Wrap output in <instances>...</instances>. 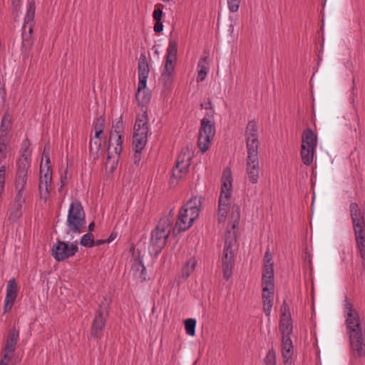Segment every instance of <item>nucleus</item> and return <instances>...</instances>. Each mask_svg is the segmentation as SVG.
Returning <instances> with one entry per match:
<instances>
[{
    "label": "nucleus",
    "mask_w": 365,
    "mask_h": 365,
    "mask_svg": "<svg viewBox=\"0 0 365 365\" xmlns=\"http://www.w3.org/2000/svg\"><path fill=\"white\" fill-rule=\"evenodd\" d=\"M200 200L197 197L190 199L184 205V231L190 228L200 213Z\"/></svg>",
    "instance_id": "obj_15"
},
{
    "label": "nucleus",
    "mask_w": 365,
    "mask_h": 365,
    "mask_svg": "<svg viewBox=\"0 0 365 365\" xmlns=\"http://www.w3.org/2000/svg\"><path fill=\"white\" fill-rule=\"evenodd\" d=\"M274 288L271 289V290L262 291V298L274 299Z\"/></svg>",
    "instance_id": "obj_45"
},
{
    "label": "nucleus",
    "mask_w": 365,
    "mask_h": 365,
    "mask_svg": "<svg viewBox=\"0 0 365 365\" xmlns=\"http://www.w3.org/2000/svg\"><path fill=\"white\" fill-rule=\"evenodd\" d=\"M43 157L46 160V164L50 163V158H49V148H47L45 146L43 151Z\"/></svg>",
    "instance_id": "obj_47"
},
{
    "label": "nucleus",
    "mask_w": 365,
    "mask_h": 365,
    "mask_svg": "<svg viewBox=\"0 0 365 365\" xmlns=\"http://www.w3.org/2000/svg\"><path fill=\"white\" fill-rule=\"evenodd\" d=\"M153 29L155 33H160L163 31V25L161 21H156Z\"/></svg>",
    "instance_id": "obj_46"
},
{
    "label": "nucleus",
    "mask_w": 365,
    "mask_h": 365,
    "mask_svg": "<svg viewBox=\"0 0 365 365\" xmlns=\"http://www.w3.org/2000/svg\"><path fill=\"white\" fill-rule=\"evenodd\" d=\"M105 243H107L106 240H98L95 241V246H100Z\"/></svg>",
    "instance_id": "obj_51"
},
{
    "label": "nucleus",
    "mask_w": 365,
    "mask_h": 365,
    "mask_svg": "<svg viewBox=\"0 0 365 365\" xmlns=\"http://www.w3.org/2000/svg\"><path fill=\"white\" fill-rule=\"evenodd\" d=\"M113 141H114L115 143V147L114 148V151H115V154L118 155V157H119L120 154L122 151V143H123L122 134L115 135V136L113 139Z\"/></svg>",
    "instance_id": "obj_37"
},
{
    "label": "nucleus",
    "mask_w": 365,
    "mask_h": 365,
    "mask_svg": "<svg viewBox=\"0 0 365 365\" xmlns=\"http://www.w3.org/2000/svg\"><path fill=\"white\" fill-rule=\"evenodd\" d=\"M89 150L93 160H97L101 151V139L100 135H96L90 140Z\"/></svg>",
    "instance_id": "obj_25"
},
{
    "label": "nucleus",
    "mask_w": 365,
    "mask_h": 365,
    "mask_svg": "<svg viewBox=\"0 0 365 365\" xmlns=\"http://www.w3.org/2000/svg\"><path fill=\"white\" fill-rule=\"evenodd\" d=\"M35 16V2L31 0L29 2L27 11L24 18V25L22 26V40L23 43L29 41L34 27V20Z\"/></svg>",
    "instance_id": "obj_16"
},
{
    "label": "nucleus",
    "mask_w": 365,
    "mask_h": 365,
    "mask_svg": "<svg viewBox=\"0 0 365 365\" xmlns=\"http://www.w3.org/2000/svg\"><path fill=\"white\" fill-rule=\"evenodd\" d=\"M264 365H276V355L273 350H269L264 359Z\"/></svg>",
    "instance_id": "obj_41"
},
{
    "label": "nucleus",
    "mask_w": 365,
    "mask_h": 365,
    "mask_svg": "<svg viewBox=\"0 0 365 365\" xmlns=\"http://www.w3.org/2000/svg\"><path fill=\"white\" fill-rule=\"evenodd\" d=\"M281 311H282V313L287 314V312L289 311V306L287 305V304L286 302H284L283 304L282 305Z\"/></svg>",
    "instance_id": "obj_49"
},
{
    "label": "nucleus",
    "mask_w": 365,
    "mask_h": 365,
    "mask_svg": "<svg viewBox=\"0 0 365 365\" xmlns=\"http://www.w3.org/2000/svg\"><path fill=\"white\" fill-rule=\"evenodd\" d=\"M196 320L192 318H189L184 320V327L185 332L187 335L193 336L195 334Z\"/></svg>",
    "instance_id": "obj_34"
},
{
    "label": "nucleus",
    "mask_w": 365,
    "mask_h": 365,
    "mask_svg": "<svg viewBox=\"0 0 365 365\" xmlns=\"http://www.w3.org/2000/svg\"><path fill=\"white\" fill-rule=\"evenodd\" d=\"M19 339V331L16 329V327H13L9 330L6 336L3 356L11 358L13 357Z\"/></svg>",
    "instance_id": "obj_19"
},
{
    "label": "nucleus",
    "mask_w": 365,
    "mask_h": 365,
    "mask_svg": "<svg viewBox=\"0 0 365 365\" xmlns=\"http://www.w3.org/2000/svg\"><path fill=\"white\" fill-rule=\"evenodd\" d=\"M140 153H137L135 152V163H137V161L140 160Z\"/></svg>",
    "instance_id": "obj_55"
},
{
    "label": "nucleus",
    "mask_w": 365,
    "mask_h": 365,
    "mask_svg": "<svg viewBox=\"0 0 365 365\" xmlns=\"http://www.w3.org/2000/svg\"><path fill=\"white\" fill-rule=\"evenodd\" d=\"M14 300H11L9 299H4V314L9 312L14 304Z\"/></svg>",
    "instance_id": "obj_44"
},
{
    "label": "nucleus",
    "mask_w": 365,
    "mask_h": 365,
    "mask_svg": "<svg viewBox=\"0 0 365 365\" xmlns=\"http://www.w3.org/2000/svg\"><path fill=\"white\" fill-rule=\"evenodd\" d=\"M80 245L86 247H92L95 246V240L91 232H88L81 237Z\"/></svg>",
    "instance_id": "obj_35"
},
{
    "label": "nucleus",
    "mask_w": 365,
    "mask_h": 365,
    "mask_svg": "<svg viewBox=\"0 0 365 365\" xmlns=\"http://www.w3.org/2000/svg\"><path fill=\"white\" fill-rule=\"evenodd\" d=\"M215 134L214 111L210 110L201 120L199 130L197 145L202 153L210 148Z\"/></svg>",
    "instance_id": "obj_8"
},
{
    "label": "nucleus",
    "mask_w": 365,
    "mask_h": 365,
    "mask_svg": "<svg viewBox=\"0 0 365 365\" xmlns=\"http://www.w3.org/2000/svg\"><path fill=\"white\" fill-rule=\"evenodd\" d=\"M315 151L316 148H309L302 145L301 158L304 165H310L312 163Z\"/></svg>",
    "instance_id": "obj_26"
},
{
    "label": "nucleus",
    "mask_w": 365,
    "mask_h": 365,
    "mask_svg": "<svg viewBox=\"0 0 365 365\" xmlns=\"http://www.w3.org/2000/svg\"><path fill=\"white\" fill-rule=\"evenodd\" d=\"M206 64H207V60H206L205 57L202 58L200 60L198 65H197V68H198V72H197V82L202 81L207 76V67Z\"/></svg>",
    "instance_id": "obj_33"
},
{
    "label": "nucleus",
    "mask_w": 365,
    "mask_h": 365,
    "mask_svg": "<svg viewBox=\"0 0 365 365\" xmlns=\"http://www.w3.org/2000/svg\"><path fill=\"white\" fill-rule=\"evenodd\" d=\"M163 6L161 4H157L155 9L153 13V17L155 21H161L163 16Z\"/></svg>",
    "instance_id": "obj_43"
},
{
    "label": "nucleus",
    "mask_w": 365,
    "mask_h": 365,
    "mask_svg": "<svg viewBox=\"0 0 365 365\" xmlns=\"http://www.w3.org/2000/svg\"><path fill=\"white\" fill-rule=\"evenodd\" d=\"M262 286V291L271 290L274 288L272 256L269 249L264 254Z\"/></svg>",
    "instance_id": "obj_14"
},
{
    "label": "nucleus",
    "mask_w": 365,
    "mask_h": 365,
    "mask_svg": "<svg viewBox=\"0 0 365 365\" xmlns=\"http://www.w3.org/2000/svg\"><path fill=\"white\" fill-rule=\"evenodd\" d=\"M110 156L108 155L107 158V161L106 163V166L108 167L110 163Z\"/></svg>",
    "instance_id": "obj_57"
},
{
    "label": "nucleus",
    "mask_w": 365,
    "mask_h": 365,
    "mask_svg": "<svg viewBox=\"0 0 365 365\" xmlns=\"http://www.w3.org/2000/svg\"><path fill=\"white\" fill-rule=\"evenodd\" d=\"M6 166L2 165L0 168V180L5 182V173H6Z\"/></svg>",
    "instance_id": "obj_48"
},
{
    "label": "nucleus",
    "mask_w": 365,
    "mask_h": 365,
    "mask_svg": "<svg viewBox=\"0 0 365 365\" xmlns=\"http://www.w3.org/2000/svg\"><path fill=\"white\" fill-rule=\"evenodd\" d=\"M182 160H180V159L177 160L175 168L173 169L172 176L170 180V185L173 187L175 186L178 181L181 180L182 168L180 167V163Z\"/></svg>",
    "instance_id": "obj_29"
},
{
    "label": "nucleus",
    "mask_w": 365,
    "mask_h": 365,
    "mask_svg": "<svg viewBox=\"0 0 365 365\" xmlns=\"http://www.w3.org/2000/svg\"><path fill=\"white\" fill-rule=\"evenodd\" d=\"M302 145L317 148V135L311 128H307L304 130L302 136Z\"/></svg>",
    "instance_id": "obj_24"
},
{
    "label": "nucleus",
    "mask_w": 365,
    "mask_h": 365,
    "mask_svg": "<svg viewBox=\"0 0 365 365\" xmlns=\"http://www.w3.org/2000/svg\"><path fill=\"white\" fill-rule=\"evenodd\" d=\"M149 72L150 68L146 56L145 54H141L138 65V84H140V89L146 88Z\"/></svg>",
    "instance_id": "obj_20"
},
{
    "label": "nucleus",
    "mask_w": 365,
    "mask_h": 365,
    "mask_svg": "<svg viewBox=\"0 0 365 365\" xmlns=\"http://www.w3.org/2000/svg\"><path fill=\"white\" fill-rule=\"evenodd\" d=\"M20 3V0H12V4L16 8L19 6Z\"/></svg>",
    "instance_id": "obj_54"
},
{
    "label": "nucleus",
    "mask_w": 365,
    "mask_h": 365,
    "mask_svg": "<svg viewBox=\"0 0 365 365\" xmlns=\"http://www.w3.org/2000/svg\"><path fill=\"white\" fill-rule=\"evenodd\" d=\"M16 195L13 202L24 204L26 202V190H15Z\"/></svg>",
    "instance_id": "obj_39"
},
{
    "label": "nucleus",
    "mask_w": 365,
    "mask_h": 365,
    "mask_svg": "<svg viewBox=\"0 0 365 365\" xmlns=\"http://www.w3.org/2000/svg\"><path fill=\"white\" fill-rule=\"evenodd\" d=\"M131 269L133 276L140 282L146 281L148 274L146 268L143 264V259L140 256V252L138 251L136 254L133 250L131 257Z\"/></svg>",
    "instance_id": "obj_17"
},
{
    "label": "nucleus",
    "mask_w": 365,
    "mask_h": 365,
    "mask_svg": "<svg viewBox=\"0 0 365 365\" xmlns=\"http://www.w3.org/2000/svg\"><path fill=\"white\" fill-rule=\"evenodd\" d=\"M150 98L151 95L150 92L145 88L140 89V84H138V92L135 94V98L138 104L142 106H146L150 102Z\"/></svg>",
    "instance_id": "obj_27"
},
{
    "label": "nucleus",
    "mask_w": 365,
    "mask_h": 365,
    "mask_svg": "<svg viewBox=\"0 0 365 365\" xmlns=\"http://www.w3.org/2000/svg\"><path fill=\"white\" fill-rule=\"evenodd\" d=\"M240 217L239 207L233 206L230 216V222L225 235V247L222 258L223 276L226 280H228L232 276L235 256L232 247L237 242L235 229Z\"/></svg>",
    "instance_id": "obj_4"
},
{
    "label": "nucleus",
    "mask_w": 365,
    "mask_h": 365,
    "mask_svg": "<svg viewBox=\"0 0 365 365\" xmlns=\"http://www.w3.org/2000/svg\"><path fill=\"white\" fill-rule=\"evenodd\" d=\"M247 148L246 173L250 182L256 184L259 177V163L258 157V131L257 123L250 120L245 130Z\"/></svg>",
    "instance_id": "obj_3"
},
{
    "label": "nucleus",
    "mask_w": 365,
    "mask_h": 365,
    "mask_svg": "<svg viewBox=\"0 0 365 365\" xmlns=\"http://www.w3.org/2000/svg\"><path fill=\"white\" fill-rule=\"evenodd\" d=\"M115 168H116V166H115V162L113 161L112 165H110V170L113 171L114 169H115Z\"/></svg>",
    "instance_id": "obj_56"
},
{
    "label": "nucleus",
    "mask_w": 365,
    "mask_h": 365,
    "mask_svg": "<svg viewBox=\"0 0 365 365\" xmlns=\"http://www.w3.org/2000/svg\"><path fill=\"white\" fill-rule=\"evenodd\" d=\"M94 227H95V223L93 222H91L88 225L89 232H91L92 231H93Z\"/></svg>",
    "instance_id": "obj_53"
},
{
    "label": "nucleus",
    "mask_w": 365,
    "mask_h": 365,
    "mask_svg": "<svg viewBox=\"0 0 365 365\" xmlns=\"http://www.w3.org/2000/svg\"><path fill=\"white\" fill-rule=\"evenodd\" d=\"M227 1L230 11L235 13L238 11L242 0H227Z\"/></svg>",
    "instance_id": "obj_42"
},
{
    "label": "nucleus",
    "mask_w": 365,
    "mask_h": 365,
    "mask_svg": "<svg viewBox=\"0 0 365 365\" xmlns=\"http://www.w3.org/2000/svg\"><path fill=\"white\" fill-rule=\"evenodd\" d=\"M18 285L14 278H11L9 280L6 289L5 299H9L11 300H16L17 297Z\"/></svg>",
    "instance_id": "obj_28"
},
{
    "label": "nucleus",
    "mask_w": 365,
    "mask_h": 365,
    "mask_svg": "<svg viewBox=\"0 0 365 365\" xmlns=\"http://www.w3.org/2000/svg\"><path fill=\"white\" fill-rule=\"evenodd\" d=\"M177 53L178 43L175 41L171 40L166 50L165 62L159 78V82L168 91L173 88L175 80Z\"/></svg>",
    "instance_id": "obj_5"
},
{
    "label": "nucleus",
    "mask_w": 365,
    "mask_h": 365,
    "mask_svg": "<svg viewBox=\"0 0 365 365\" xmlns=\"http://www.w3.org/2000/svg\"><path fill=\"white\" fill-rule=\"evenodd\" d=\"M182 206L179 208L178 220L170 232L171 222L167 217H162L158 222L155 229L151 232V237L149 245V250L151 254L158 255L165 247L168 237L170 239L176 238L178 240L181 237L182 227Z\"/></svg>",
    "instance_id": "obj_2"
},
{
    "label": "nucleus",
    "mask_w": 365,
    "mask_h": 365,
    "mask_svg": "<svg viewBox=\"0 0 365 365\" xmlns=\"http://www.w3.org/2000/svg\"><path fill=\"white\" fill-rule=\"evenodd\" d=\"M292 341L289 336H282V354L284 365H291L293 354Z\"/></svg>",
    "instance_id": "obj_22"
},
{
    "label": "nucleus",
    "mask_w": 365,
    "mask_h": 365,
    "mask_svg": "<svg viewBox=\"0 0 365 365\" xmlns=\"http://www.w3.org/2000/svg\"><path fill=\"white\" fill-rule=\"evenodd\" d=\"M104 128V119L101 118H97L95 125H94V129H95V135H100L103 130Z\"/></svg>",
    "instance_id": "obj_40"
},
{
    "label": "nucleus",
    "mask_w": 365,
    "mask_h": 365,
    "mask_svg": "<svg viewBox=\"0 0 365 365\" xmlns=\"http://www.w3.org/2000/svg\"><path fill=\"white\" fill-rule=\"evenodd\" d=\"M148 126L145 115L138 117L135 122L133 139V149L135 153H141L148 140Z\"/></svg>",
    "instance_id": "obj_10"
},
{
    "label": "nucleus",
    "mask_w": 365,
    "mask_h": 365,
    "mask_svg": "<svg viewBox=\"0 0 365 365\" xmlns=\"http://www.w3.org/2000/svg\"><path fill=\"white\" fill-rule=\"evenodd\" d=\"M123 123L122 116H120L118 120L115 122L113 125V128L110 131V138H109V144L108 149H110V146L113 145V139L115 135L123 134Z\"/></svg>",
    "instance_id": "obj_30"
},
{
    "label": "nucleus",
    "mask_w": 365,
    "mask_h": 365,
    "mask_svg": "<svg viewBox=\"0 0 365 365\" xmlns=\"http://www.w3.org/2000/svg\"><path fill=\"white\" fill-rule=\"evenodd\" d=\"M232 187V171L230 168H226L223 170L222 176V187L219 198V222H224L227 214V207L229 206V201L230 198Z\"/></svg>",
    "instance_id": "obj_9"
},
{
    "label": "nucleus",
    "mask_w": 365,
    "mask_h": 365,
    "mask_svg": "<svg viewBox=\"0 0 365 365\" xmlns=\"http://www.w3.org/2000/svg\"><path fill=\"white\" fill-rule=\"evenodd\" d=\"M279 331L282 336H289L292 334V323L289 314H282L279 323Z\"/></svg>",
    "instance_id": "obj_23"
},
{
    "label": "nucleus",
    "mask_w": 365,
    "mask_h": 365,
    "mask_svg": "<svg viewBox=\"0 0 365 365\" xmlns=\"http://www.w3.org/2000/svg\"><path fill=\"white\" fill-rule=\"evenodd\" d=\"M344 312L346 317V326L349 338L351 353L354 357L365 356V332L361 327V322L357 311L353 304L345 300Z\"/></svg>",
    "instance_id": "obj_1"
},
{
    "label": "nucleus",
    "mask_w": 365,
    "mask_h": 365,
    "mask_svg": "<svg viewBox=\"0 0 365 365\" xmlns=\"http://www.w3.org/2000/svg\"><path fill=\"white\" fill-rule=\"evenodd\" d=\"M29 147H30V142H29V139L26 138L22 143L21 148V158L19 159V160L17 162V165H19L21 161L23 159H24L28 162L29 166L31 165L30 153L29 151Z\"/></svg>",
    "instance_id": "obj_31"
},
{
    "label": "nucleus",
    "mask_w": 365,
    "mask_h": 365,
    "mask_svg": "<svg viewBox=\"0 0 365 365\" xmlns=\"http://www.w3.org/2000/svg\"><path fill=\"white\" fill-rule=\"evenodd\" d=\"M263 311L267 317H269L273 305V299L262 298Z\"/></svg>",
    "instance_id": "obj_38"
},
{
    "label": "nucleus",
    "mask_w": 365,
    "mask_h": 365,
    "mask_svg": "<svg viewBox=\"0 0 365 365\" xmlns=\"http://www.w3.org/2000/svg\"><path fill=\"white\" fill-rule=\"evenodd\" d=\"M197 264V260L195 257H192L187 262L186 265L184 266V277H189L191 272H193Z\"/></svg>",
    "instance_id": "obj_36"
},
{
    "label": "nucleus",
    "mask_w": 365,
    "mask_h": 365,
    "mask_svg": "<svg viewBox=\"0 0 365 365\" xmlns=\"http://www.w3.org/2000/svg\"><path fill=\"white\" fill-rule=\"evenodd\" d=\"M12 117L9 113H6L0 125V163L6 158V148L11 137Z\"/></svg>",
    "instance_id": "obj_11"
},
{
    "label": "nucleus",
    "mask_w": 365,
    "mask_h": 365,
    "mask_svg": "<svg viewBox=\"0 0 365 365\" xmlns=\"http://www.w3.org/2000/svg\"><path fill=\"white\" fill-rule=\"evenodd\" d=\"M116 237V234L115 233H111L110 235L109 236V237L108 239H106V241H107V243H110L112 241L114 240V239H115Z\"/></svg>",
    "instance_id": "obj_50"
},
{
    "label": "nucleus",
    "mask_w": 365,
    "mask_h": 365,
    "mask_svg": "<svg viewBox=\"0 0 365 365\" xmlns=\"http://www.w3.org/2000/svg\"><path fill=\"white\" fill-rule=\"evenodd\" d=\"M24 204L12 202L9 213V220L15 222L22 215V207Z\"/></svg>",
    "instance_id": "obj_32"
},
{
    "label": "nucleus",
    "mask_w": 365,
    "mask_h": 365,
    "mask_svg": "<svg viewBox=\"0 0 365 365\" xmlns=\"http://www.w3.org/2000/svg\"><path fill=\"white\" fill-rule=\"evenodd\" d=\"M51 251L53 258L57 262H61L74 256L78 251V247L76 242L69 244L58 240Z\"/></svg>",
    "instance_id": "obj_13"
},
{
    "label": "nucleus",
    "mask_w": 365,
    "mask_h": 365,
    "mask_svg": "<svg viewBox=\"0 0 365 365\" xmlns=\"http://www.w3.org/2000/svg\"><path fill=\"white\" fill-rule=\"evenodd\" d=\"M108 316V304L102 302L96 312L91 325V334L96 339L103 336V329Z\"/></svg>",
    "instance_id": "obj_12"
},
{
    "label": "nucleus",
    "mask_w": 365,
    "mask_h": 365,
    "mask_svg": "<svg viewBox=\"0 0 365 365\" xmlns=\"http://www.w3.org/2000/svg\"><path fill=\"white\" fill-rule=\"evenodd\" d=\"M86 225V214L81 203L75 200L69 207L66 220L68 233L81 234Z\"/></svg>",
    "instance_id": "obj_7"
},
{
    "label": "nucleus",
    "mask_w": 365,
    "mask_h": 365,
    "mask_svg": "<svg viewBox=\"0 0 365 365\" xmlns=\"http://www.w3.org/2000/svg\"><path fill=\"white\" fill-rule=\"evenodd\" d=\"M52 180V176H51V170L48 168L46 173L44 174L43 176L41 175L39 179V185H38V190H39V195L41 199L43 200L44 202H46L47 199L49 196V187L51 185Z\"/></svg>",
    "instance_id": "obj_21"
},
{
    "label": "nucleus",
    "mask_w": 365,
    "mask_h": 365,
    "mask_svg": "<svg viewBox=\"0 0 365 365\" xmlns=\"http://www.w3.org/2000/svg\"><path fill=\"white\" fill-rule=\"evenodd\" d=\"M187 155V160H188V161H190V160H191V159H192V156H193V153H192V151H190V150H189V149H187V153H185L184 152V156H185V155Z\"/></svg>",
    "instance_id": "obj_52"
},
{
    "label": "nucleus",
    "mask_w": 365,
    "mask_h": 365,
    "mask_svg": "<svg viewBox=\"0 0 365 365\" xmlns=\"http://www.w3.org/2000/svg\"><path fill=\"white\" fill-rule=\"evenodd\" d=\"M29 168L28 162L24 159L21 161L19 165H17L14 184L15 190H19V191L25 190Z\"/></svg>",
    "instance_id": "obj_18"
},
{
    "label": "nucleus",
    "mask_w": 365,
    "mask_h": 365,
    "mask_svg": "<svg viewBox=\"0 0 365 365\" xmlns=\"http://www.w3.org/2000/svg\"><path fill=\"white\" fill-rule=\"evenodd\" d=\"M350 212L357 247L361 258L365 260V209L362 214L359 205L356 202H351Z\"/></svg>",
    "instance_id": "obj_6"
}]
</instances>
